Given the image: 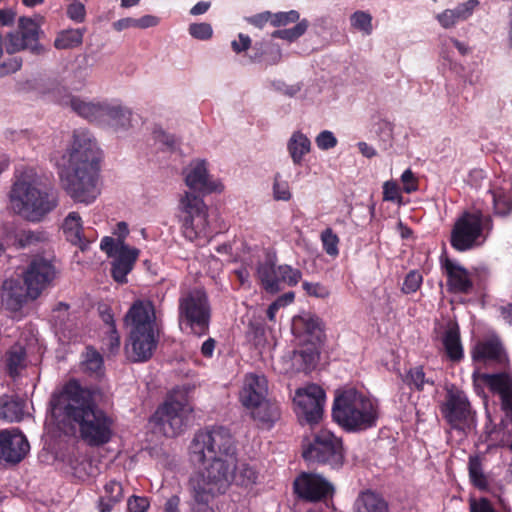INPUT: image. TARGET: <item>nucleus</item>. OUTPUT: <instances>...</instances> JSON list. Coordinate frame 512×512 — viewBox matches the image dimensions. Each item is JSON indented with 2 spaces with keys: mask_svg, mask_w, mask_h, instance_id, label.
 <instances>
[{
  "mask_svg": "<svg viewBox=\"0 0 512 512\" xmlns=\"http://www.w3.org/2000/svg\"><path fill=\"white\" fill-rule=\"evenodd\" d=\"M101 398L99 389L82 387L78 381L70 380L50 400L52 417L62 429H78L80 438L89 446H102L112 437L113 420L98 407Z\"/></svg>",
  "mask_w": 512,
  "mask_h": 512,
  "instance_id": "f257e3e1",
  "label": "nucleus"
},
{
  "mask_svg": "<svg viewBox=\"0 0 512 512\" xmlns=\"http://www.w3.org/2000/svg\"><path fill=\"white\" fill-rule=\"evenodd\" d=\"M100 162L101 152L91 133L75 130L59 167L62 188L75 202L90 204L100 195Z\"/></svg>",
  "mask_w": 512,
  "mask_h": 512,
  "instance_id": "f03ea898",
  "label": "nucleus"
},
{
  "mask_svg": "<svg viewBox=\"0 0 512 512\" xmlns=\"http://www.w3.org/2000/svg\"><path fill=\"white\" fill-rule=\"evenodd\" d=\"M189 451L194 463L210 462L200 476L220 483L227 482V477H230L229 468L237 455L235 439L228 428L212 426L198 431L190 444Z\"/></svg>",
  "mask_w": 512,
  "mask_h": 512,
  "instance_id": "7ed1b4c3",
  "label": "nucleus"
},
{
  "mask_svg": "<svg viewBox=\"0 0 512 512\" xmlns=\"http://www.w3.org/2000/svg\"><path fill=\"white\" fill-rule=\"evenodd\" d=\"M124 323L129 328V344L126 346L128 359L132 362L149 360L159 341L153 303L148 300L135 301L126 313Z\"/></svg>",
  "mask_w": 512,
  "mask_h": 512,
  "instance_id": "20e7f679",
  "label": "nucleus"
},
{
  "mask_svg": "<svg viewBox=\"0 0 512 512\" xmlns=\"http://www.w3.org/2000/svg\"><path fill=\"white\" fill-rule=\"evenodd\" d=\"M332 416L347 431L367 430L377 424L379 402L355 389H348L336 396Z\"/></svg>",
  "mask_w": 512,
  "mask_h": 512,
  "instance_id": "39448f33",
  "label": "nucleus"
},
{
  "mask_svg": "<svg viewBox=\"0 0 512 512\" xmlns=\"http://www.w3.org/2000/svg\"><path fill=\"white\" fill-rule=\"evenodd\" d=\"M291 331L296 341L290 357L292 367L298 372H310L319 361L324 336L321 322L314 314L304 312L293 317Z\"/></svg>",
  "mask_w": 512,
  "mask_h": 512,
  "instance_id": "423d86ee",
  "label": "nucleus"
},
{
  "mask_svg": "<svg viewBox=\"0 0 512 512\" xmlns=\"http://www.w3.org/2000/svg\"><path fill=\"white\" fill-rule=\"evenodd\" d=\"M9 201L13 212L29 222L44 221L58 206V199L53 193L25 179L14 182Z\"/></svg>",
  "mask_w": 512,
  "mask_h": 512,
  "instance_id": "0eeeda50",
  "label": "nucleus"
},
{
  "mask_svg": "<svg viewBox=\"0 0 512 512\" xmlns=\"http://www.w3.org/2000/svg\"><path fill=\"white\" fill-rule=\"evenodd\" d=\"M212 308L204 288L183 290L178 299V322L182 330L201 337L208 333Z\"/></svg>",
  "mask_w": 512,
  "mask_h": 512,
  "instance_id": "6e6552de",
  "label": "nucleus"
},
{
  "mask_svg": "<svg viewBox=\"0 0 512 512\" xmlns=\"http://www.w3.org/2000/svg\"><path fill=\"white\" fill-rule=\"evenodd\" d=\"M301 456L307 463L328 464L339 468L344 461L342 440L326 428L317 431L312 437L301 440Z\"/></svg>",
  "mask_w": 512,
  "mask_h": 512,
  "instance_id": "1a4fd4ad",
  "label": "nucleus"
},
{
  "mask_svg": "<svg viewBox=\"0 0 512 512\" xmlns=\"http://www.w3.org/2000/svg\"><path fill=\"white\" fill-rule=\"evenodd\" d=\"M192 407L184 393L171 394L158 408L154 418L167 437H175L188 425Z\"/></svg>",
  "mask_w": 512,
  "mask_h": 512,
  "instance_id": "9d476101",
  "label": "nucleus"
},
{
  "mask_svg": "<svg viewBox=\"0 0 512 512\" xmlns=\"http://www.w3.org/2000/svg\"><path fill=\"white\" fill-rule=\"evenodd\" d=\"M100 248L111 258V276L119 284L128 282L127 275L132 271L140 251L126 245L123 241H115L112 237H104Z\"/></svg>",
  "mask_w": 512,
  "mask_h": 512,
  "instance_id": "9b49d317",
  "label": "nucleus"
},
{
  "mask_svg": "<svg viewBox=\"0 0 512 512\" xmlns=\"http://www.w3.org/2000/svg\"><path fill=\"white\" fill-rule=\"evenodd\" d=\"M294 412L300 424L314 426L323 417L325 392L316 384H308L296 390L293 398Z\"/></svg>",
  "mask_w": 512,
  "mask_h": 512,
  "instance_id": "f8f14e48",
  "label": "nucleus"
},
{
  "mask_svg": "<svg viewBox=\"0 0 512 512\" xmlns=\"http://www.w3.org/2000/svg\"><path fill=\"white\" fill-rule=\"evenodd\" d=\"M441 413L452 428L463 430L471 417L470 403L465 393L449 389L441 405Z\"/></svg>",
  "mask_w": 512,
  "mask_h": 512,
  "instance_id": "ddd939ff",
  "label": "nucleus"
},
{
  "mask_svg": "<svg viewBox=\"0 0 512 512\" xmlns=\"http://www.w3.org/2000/svg\"><path fill=\"white\" fill-rule=\"evenodd\" d=\"M55 267L52 262L35 257L24 273V284L28 287L30 299H36L55 277Z\"/></svg>",
  "mask_w": 512,
  "mask_h": 512,
  "instance_id": "4468645a",
  "label": "nucleus"
},
{
  "mask_svg": "<svg viewBox=\"0 0 512 512\" xmlns=\"http://www.w3.org/2000/svg\"><path fill=\"white\" fill-rule=\"evenodd\" d=\"M29 449L26 437L17 429L0 431V462L19 463Z\"/></svg>",
  "mask_w": 512,
  "mask_h": 512,
  "instance_id": "2eb2a0df",
  "label": "nucleus"
},
{
  "mask_svg": "<svg viewBox=\"0 0 512 512\" xmlns=\"http://www.w3.org/2000/svg\"><path fill=\"white\" fill-rule=\"evenodd\" d=\"M193 498L196 502L194 512H215L209 505L215 495L225 492V483L207 477L196 476L190 480Z\"/></svg>",
  "mask_w": 512,
  "mask_h": 512,
  "instance_id": "dca6fc26",
  "label": "nucleus"
},
{
  "mask_svg": "<svg viewBox=\"0 0 512 512\" xmlns=\"http://www.w3.org/2000/svg\"><path fill=\"white\" fill-rule=\"evenodd\" d=\"M294 492L309 501H318L333 493V486L323 477L303 473L294 481Z\"/></svg>",
  "mask_w": 512,
  "mask_h": 512,
  "instance_id": "f3484780",
  "label": "nucleus"
},
{
  "mask_svg": "<svg viewBox=\"0 0 512 512\" xmlns=\"http://www.w3.org/2000/svg\"><path fill=\"white\" fill-rule=\"evenodd\" d=\"M472 358L475 362L502 368L506 367L509 361L498 337H489L479 341L472 350Z\"/></svg>",
  "mask_w": 512,
  "mask_h": 512,
  "instance_id": "a211bd4d",
  "label": "nucleus"
},
{
  "mask_svg": "<svg viewBox=\"0 0 512 512\" xmlns=\"http://www.w3.org/2000/svg\"><path fill=\"white\" fill-rule=\"evenodd\" d=\"M489 232V226H454L451 245L461 252L473 249L486 241Z\"/></svg>",
  "mask_w": 512,
  "mask_h": 512,
  "instance_id": "6ab92c4d",
  "label": "nucleus"
},
{
  "mask_svg": "<svg viewBox=\"0 0 512 512\" xmlns=\"http://www.w3.org/2000/svg\"><path fill=\"white\" fill-rule=\"evenodd\" d=\"M185 182L191 190L202 194L221 192L223 190L221 182L210 179L206 161L204 160L191 164L190 169L186 173Z\"/></svg>",
  "mask_w": 512,
  "mask_h": 512,
  "instance_id": "aec40b11",
  "label": "nucleus"
},
{
  "mask_svg": "<svg viewBox=\"0 0 512 512\" xmlns=\"http://www.w3.org/2000/svg\"><path fill=\"white\" fill-rule=\"evenodd\" d=\"M442 267L447 277V287L450 292L469 294L473 291V280L470 273L458 262L446 258Z\"/></svg>",
  "mask_w": 512,
  "mask_h": 512,
  "instance_id": "412c9836",
  "label": "nucleus"
},
{
  "mask_svg": "<svg viewBox=\"0 0 512 512\" xmlns=\"http://www.w3.org/2000/svg\"><path fill=\"white\" fill-rule=\"evenodd\" d=\"M2 304L10 311H18L30 299L27 286L22 285L20 279H6L0 290Z\"/></svg>",
  "mask_w": 512,
  "mask_h": 512,
  "instance_id": "4be33fe9",
  "label": "nucleus"
},
{
  "mask_svg": "<svg viewBox=\"0 0 512 512\" xmlns=\"http://www.w3.org/2000/svg\"><path fill=\"white\" fill-rule=\"evenodd\" d=\"M267 392V379L263 375L249 374L245 377L240 401L245 407L251 408L265 400Z\"/></svg>",
  "mask_w": 512,
  "mask_h": 512,
  "instance_id": "5701e85b",
  "label": "nucleus"
},
{
  "mask_svg": "<svg viewBox=\"0 0 512 512\" xmlns=\"http://www.w3.org/2000/svg\"><path fill=\"white\" fill-rule=\"evenodd\" d=\"M483 380L493 392L500 395L506 415L512 416V377L506 373L485 374Z\"/></svg>",
  "mask_w": 512,
  "mask_h": 512,
  "instance_id": "b1692460",
  "label": "nucleus"
},
{
  "mask_svg": "<svg viewBox=\"0 0 512 512\" xmlns=\"http://www.w3.org/2000/svg\"><path fill=\"white\" fill-rule=\"evenodd\" d=\"M179 218L184 224H193L195 220L206 221L207 206L203 199L191 192H185L180 200Z\"/></svg>",
  "mask_w": 512,
  "mask_h": 512,
  "instance_id": "393cba45",
  "label": "nucleus"
},
{
  "mask_svg": "<svg viewBox=\"0 0 512 512\" xmlns=\"http://www.w3.org/2000/svg\"><path fill=\"white\" fill-rule=\"evenodd\" d=\"M257 274L265 290L276 293L284 287L287 267L279 266L276 269L274 263L267 259L258 266Z\"/></svg>",
  "mask_w": 512,
  "mask_h": 512,
  "instance_id": "a878e982",
  "label": "nucleus"
},
{
  "mask_svg": "<svg viewBox=\"0 0 512 512\" xmlns=\"http://www.w3.org/2000/svg\"><path fill=\"white\" fill-rule=\"evenodd\" d=\"M441 343L447 358L452 362H459L464 357L461 343L460 329L456 322H449L441 336Z\"/></svg>",
  "mask_w": 512,
  "mask_h": 512,
  "instance_id": "bb28decb",
  "label": "nucleus"
},
{
  "mask_svg": "<svg viewBox=\"0 0 512 512\" xmlns=\"http://www.w3.org/2000/svg\"><path fill=\"white\" fill-rule=\"evenodd\" d=\"M46 240L47 235L43 231H32L21 226H12V230L6 235L7 244L17 248L36 246Z\"/></svg>",
  "mask_w": 512,
  "mask_h": 512,
  "instance_id": "cd10ccee",
  "label": "nucleus"
},
{
  "mask_svg": "<svg viewBox=\"0 0 512 512\" xmlns=\"http://www.w3.org/2000/svg\"><path fill=\"white\" fill-rule=\"evenodd\" d=\"M478 4V0H468L454 9L444 10L436 18L443 28L448 29L455 26L459 21L468 19Z\"/></svg>",
  "mask_w": 512,
  "mask_h": 512,
  "instance_id": "c85d7f7f",
  "label": "nucleus"
},
{
  "mask_svg": "<svg viewBox=\"0 0 512 512\" xmlns=\"http://www.w3.org/2000/svg\"><path fill=\"white\" fill-rule=\"evenodd\" d=\"M70 106L72 110L80 117L88 120L89 122L101 125L103 123L104 108L106 103H94L84 101L78 97L70 99Z\"/></svg>",
  "mask_w": 512,
  "mask_h": 512,
  "instance_id": "c756f323",
  "label": "nucleus"
},
{
  "mask_svg": "<svg viewBox=\"0 0 512 512\" xmlns=\"http://www.w3.org/2000/svg\"><path fill=\"white\" fill-rule=\"evenodd\" d=\"M26 357V348L21 341H18L7 350L4 356V364L7 373L11 377L15 378L18 376L20 371L26 367Z\"/></svg>",
  "mask_w": 512,
  "mask_h": 512,
  "instance_id": "7c9ffc66",
  "label": "nucleus"
},
{
  "mask_svg": "<svg viewBox=\"0 0 512 512\" xmlns=\"http://www.w3.org/2000/svg\"><path fill=\"white\" fill-rule=\"evenodd\" d=\"M123 498L124 488L122 484L117 480L111 479L103 487V492L98 502V509L100 512H110Z\"/></svg>",
  "mask_w": 512,
  "mask_h": 512,
  "instance_id": "2f4dec72",
  "label": "nucleus"
},
{
  "mask_svg": "<svg viewBox=\"0 0 512 512\" xmlns=\"http://www.w3.org/2000/svg\"><path fill=\"white\" fill-rule=\"evenodd\" d=\"M229 471L230 477H227L228 479L225 483V489L231 482H235L237 485L241 486H249L256 482L257 472L255 469L247 463H238L237 455L234 457L233 464L229 468Z\"/></svg>",
  "mask_w": 512,
  "mask_h": 512,
  "instance_id": "473e14b6",
  "label": "nucleus"
},
{
  "mask_svg": "<svg viewBox=\"0 0 512 512\" xmlns=\"http://www.w3.org/2000/svg\"><path fill=\"white\" fill-rule=\"evenodd\" d=\"M131 115V110L126 107L106 103L101 125H108L114 129L127 128L130 125Z\"/></svg>",
  "mask_w": 512,
  "mask_h": 512,
  "instance_id": "72a5a7b5",
  "label": "nucleus"
},
{
  "mask_svg": "<svg viewBox=\"0 0 512 512\" xmlns=\"http://www.w3.org/2000/svg\"><path fill=\"white\" fill-rule=\"evenodd\" d=\"M20 35L27 41L28 45L31 46V53L40 55L45 52L44 47L39 44L38 34L39 26L31 18L21 17L18 24Z\"/></svg>",
  "mask_w": 512,
  "mask_h": 512,
  "instance_id": "f704fd0d",
  "label": "nucleus"
},
{
  "mask_svg": "<svg viewBox=\"0 0 512 512\" xmlns=\"http://www.w3.org/2000/svg\"><path fill=\"white\" fill-rule=\"evenodd\" d=\"M23 400L12 396L3 395L0 397V419L8 422H19L24 416Z\"/></svg>",
  "mask_w": 512,
  "mask_h": 512,
  "instance_id": "c9c22d12",
  "label": "nucleus"
},
{
  "mask_svg": "<svg viewBox=\"0 0 512 512\" xmlns=\"http://www.w3.org/2000/svg\"><path fill=\"white\" fill-rule=\"evenodd\" d=\"M356 512H389L387 502L372 491L362 492L355 502Z\"/></svg>",
  "mask_w": 512,
  "mask_h": 512,
  "instance_id": "e433bc0d",
  "label": "nucleus"
},
{
  "mask_svg": "<svg viewBox=\"0 0 512 512\" xmlns=\"http://www.w3.org/2000/svg\"><path fill=\"white\" fill-rule=\"evenodd\" d=\"M250 409L252 418L261 424L270 425L275 422L280 415L278 406L268 399L261 401Z\"/></svg>",
  "mask_w": 512,
  "mask_h": 512,
  "instance_id": "4c0bfd02",
  "label": "nucleus"
},
{
  "mask_svg": "<svg viewBox=\"0 0 512 512\" xmlns=\"http://www.w3.org/2000/svg\"><path fill=\"white\" fill-rule=\"evenodd\" d=\"M84 29H67L59 32L54 40V46L58 50L73 49L83 42Z\"/></svg>",
  "mask_w": 512,
  "mask_h": 512,
  "instance_id": "58836bf2",
  "label": "nucleus"
},
{
  "mask_svg": "<svg viewBox=\"0 0 512 512\" xmlns=\"http://www.w3.org/2000/svg\"><path fill=\"white\" fill-rule=\"evenodd\" d=\"M311 142L307 136L300 132L293 133L290 137V156L294 163H300L303 156L309 153Z\"/></svg>",
  "mask_w": 512,
  "mask_h": 512,
  "instance_id": "ea45409f",
  "label": "nucleus"
},
{
  "mask_svg": "<svg viewBox=\"0 0 512 512\" xmlns=\"http://www.w3.org/2000/svg\"><path fill=\"white\" fill-rule=\"evenodd\" d=\"M492 200L495 215L505 217L512 214V191L494 190Z\"/></svg>",
  "mask_w": 512,
  "mask_h": 512,
  "instance_id": "a19ab883",
  "label": "nucleus"
},
{
  "mask_svg": "<svg viewBox=\"0 0 512 512\" xmlns=\"http://www.w3.org/2000/svg\"><path fill=\"white\" fill-rule=\"evenodd\" d=\"M469 477L474 486L479 489L487 487V478L483 473L482 463L479 456H470L468 462Z\"/></svg>",
  "mask_w": 512,
  "mask_h": 512,
  "instance_id": "79ce46f5",
  "label": "nucleus"
},
{
  "mask_svg": "<svg viewBox=\"0 0 512 512\" xmlns=\"http://www.w3.org/2000/svg\"><path fill=\"white\" fill-rule=\"evenodd\" d=\"M82 366L85 372L99 375L103 366L102 356L95 349L87 348Z\"/></svg>",
  "mask_w": 512,
  "mask_h": 512,
  "instance_id": "37998d69",
  "label": "nucleus"
},
{
  "mask_svg": "<svg viewBox=\"0 0 512 512\" xmlns=\"http://www.w3.org/2000/svg\"><path fill=\"white\" fill-rule=\"evenodd\" d=\"M351 26L365 35H370L373 30L372 16L365 11H356L350 17Z\"/></svg>",
  "mask_w": 512,
  "mask_h": 512,
  "instance_id": "c03bdc74",
  "label": "nucleus"
},
{
  "mask_svg": "<svg viewBox=\"0 0 512 512\" xmlns=\"http://www.w3.org/2000/svg\"><path fill=\"white\" fill-rule=\"evenodd\" d=\"M405 382L409 386H413L417 390H423L425 384L433 385L434 383L429 378H426L423 368L421 366L411 368L405 377Z\"/></svg>",
  "mask_w": 512,
  "mask_h": 512,
  "instance_id": "a18cd8bd",
  "label": "nucleus"
},
{
  "mask_svg": "<svg viewBox=\"0 0 512 512\" xmlns=\"http://www.w3.org/2000/svg\"><path fill=\"white\" fill-rule=\"evenodd\" d=\"M321 241L324 251L332 257H336L339 254L338 244L339 238L331 228H326L321 233Z\"/></svg>",
  "mask_w": 512,
  "mask_h": 512,
  "instance_id": "49530a36",
  "label": "nucleus"
},
{
  "mask_svg": "<svg viewBox=\"0 0 512 512\" xmlns=\"http://www.w3.org/2000/svg\"><path fill=\"white\" fill-rule=\"evenodd\" d=\"M5 49L8 54H15L21 50H29L31 52V46L28 45L27 41L24 40L18 31L7 35Z\"/></svg>",
  "mask_w": 512,
  "mask_h": 512,
  "instance_id": "de8ad7c7",
  "label": "nucleus"
},
{
  "mask_svg": "<svg viewBox=\"0 0 512 512\" xmlns=\"http://www.w3.org/2000/svg\"><path fill=\"white\" fill-rule=\"evenodd\" d=\"M490 222V215L484 214L478 209H474L472 211L464 212L454 224H489Z\"/></svg>",
  "mask_w": 512,
  "mask_h": 512,
  "instance_id": "09e8293b",
  "label": "nucleus"
},
{
  "mask_svg": "<svg viewBox=\"0 0 512 512\" xmlns=\"http://www.w3.org/2000/svg\"><path fill=\"white\" fill-rule=\"evenodd\" d=\"M111 323H109L108 335L105 338V345L111 354H115L120 348V336L116 330L115 324L112 320V316L109 315Z\"/></svg>",
  "mask_w": 512,
  "mask_h": 512,
  "instance_id": "8fccbe9b",
  "label": "nucleus"
},
{
  "mask_svg": "<svg viewBox=\"0 0 512 512\" xmlns=\"http://www.w3.org/2000/svg\"><path fill=\"white\" fill-rule=\"evenodd\" d=\"M67 17L75 23H82L86 18L85 5L81 2L74 1L67 6Z\"/></svg>",
  "mask_w": 512,
  "mask_h": 512,
  "instance_id": "3c124183",
  "label": "nucleus"
},
{
  "mask_svg": "<svg viewBox=\"0 0 512 512\" xmlns=\"http://www.w3.org/2000/svg\"><path fill=\"white\" fill-rule=\"evenodd\" d=\"M190 35L199 40H208L212 37L213 30L208 23H193L189 26Z\"/></svg>",
  "mask_w": 512,
  "mask_h": 512,
  "instance_id": "603ef678",
  "label": "nucleus"
},
{
  "mask_svg": "<svg viewBox=\"0 0 512 512\" xmlns=\"http://www.w3.org/2000/svg\"><path fill=\"white\" fill-rule=\"evenodd\" d=\"M64 234L72 244L79 245L81 250H84L87 243L83 240L82 226H66Z\"/></svg>",
  "mask_w": 512,
  "mask_h": 512,
  "instance_id": "864d4df0",
  "label": "nucleus"
},
{
  "mask_svg": "<svg viewBox=\"0 0 512 512\" xmlns=\"http://www.w3.org/2000/svg\"><path fill=\"white\" fill-rule=\"evenodd\" d=\"M422 283V276L417 271H410L403 282L402 291L406 294L416 292Z\"/></svg>",
  "mask_w": 512,
  "mask_h": 512,
  "instance_id": "5fc2aeb1",
  "label": "nucleus"
},
{
  "mask_svg": "<svg viewBox=\"0 0 512 512\" xmlns=\"http://www.w3.org/2000/svg\"><path fill=\"white\" fill-rule=\"evenodd\" d=\"M315 142L319 149L325 151L336 147L338 140L331 131L324 130L317 135Z\"/></svg>",
  "mask_w": 512,
  "mask_h": 512,
  "instance_id": "6e6d98bb",
  "label": "nucleus"
},
{
  "mask_svg": "<svg viewBox=\"0 0 512 512\" xmlns=\"http://www.w3.org/2000/svg\"><path fill=\"white\" fill-rule=\"evenodd\" d=\"M302 287L309 296L315 298L325 299L330 295L329 289L320 283L304 282Z\"/></svg>",
  "mask_w": 512,
  "mask_h": 512,
  "instance_id": "4d7b16f0",
  "label": "nucleus"
},
{
  "mask_svg": "<svg viewBox=\"0 0 512 512\" xmlns=\"http://www.w3.org/2000/svg\"><path fill=\"white\" fill-rule=\"evenodd\" d=\"M401 182L405 193L410 194L418 190V178L410 168L402 173Z\"/></svg>",
  "mask_w": 512,
  "mask_h": 512,
  "instance_id": "13d9d810",
  "label": "nucleus"
},
{
  "mask_svg": "<svg viewBox=\"0 0 512 512\" xmlns=\"http://www.w3.org/2000/svg\"><path fill=\"white\" fill-rule=\"evenodd\" d=\"M383 199L386 201H400L401 193L398 184L394 181H387L383 185Z\"/></svg>",
  "mask_w": 512,
  "mask_h": 512,
  "instance_id": "bf43d9fd",
  "label": "nucleus"
},
{
  "mask_svg": "<svg viewBox=\"0 0 512 512\" xmlns=\"http://www.w3.org/2000/svg\"><path fill=\"white\" fill-rule=\"evenodd\" d=\"M470 512H497L487 498L471 499L469 501Z\"/></svg>",
  "mask_w": 512,
  "mask_h": 512,
  "instance_id": "052dcab7",
  "label": "nucleus"
},
{
  "mask_svg": "<svg viewBox=\"0 0 512 512\" xmlns=\"http://www.w3.org/2000/svg\"><path fill=\"white\" fill-rule=\"evenodd\" d=\"M22 66V59L14 57L0 63V77L8 74L15 73L20 70Z\"/></svg>",
  "mask_w": 512,
  "mask_h": 512,
  "instance_id": "680f3d73",
  "label": "nucleus"
},
{
  "mask_svg": "<svg viewBox=\"0 0 512 512\" xmlns=\"http://www.w3.org/2000/svg\"><path fill=\"white\" fill-rule=\"evenodd\" d=\"M149 507V501L145 497L132 496L128 499L129 512H145Z\"/></svg>",
  "mask_w": 512,
  "mask_h": 512,
  "instance_id": "e2e57ef3",
  "label": "nucleus"
},
{
  "mask_svg": "<svg viewBox=\"0 0 512 512\" xmlns=\"http://www.w3.org/2000/svg\"><path fill=\"white\" fill-rule=\"evenodd\" d=\"M273 193L276 200H288V183L282 181L279 175L275 176Z\"/></svg>",
  "mask_w": 512,
  "mask_h": 512,
  "instance_id": "0e129e2a",
  "label": "nucleus"
},
{
  "mask_svg": "<svg viewBox=\"0 0 512 512\" xmlns=\"http://www.w3.org/2000/svg\"><path fill=\"white\" fill-rule=\"evenodd\" d=\"M232 50L240 54L242 52H246L249 48H251V38L243 33L238 35V40H233L231 42Z\"/></svg>",
  "mask_w": 512,
  "mask_h": 512,
  "instance_id": "69168bd1",
  "label": "nucleus"
},
{
  "mask_svg": "<svg viewBox=\"0 0 512 512\" xmlns=\"http://www.w3.org/2000/svg\"><path fill=\"white\" fill-rule=\"evenodd\" d=\"M264 327L259 322H250L248 324L247 335L250 339L254 341V344L257 345L261 341L264 336Z\"/></svg>",
  "mask_w": 512,
  "mask_h": 512,
  "instance_id": "338daca9",
  "label": "nucleus"
},
{
  "mask_svg": "<svg viewBox=\"0 0 512 512\" xmlns=\"http://www.w3.org/2000/svg\"><path fill=\"white\" fill-rule=\"evenodd\" d=\"M270 11H264L247 18V22L254 27L262 29L269 23Z\"/></svg>",
  "mask_w": 512,
  "mask_h": 512,
  "instance_id": "774afa93",
  "label": "nucleus"
}]
</instances>
